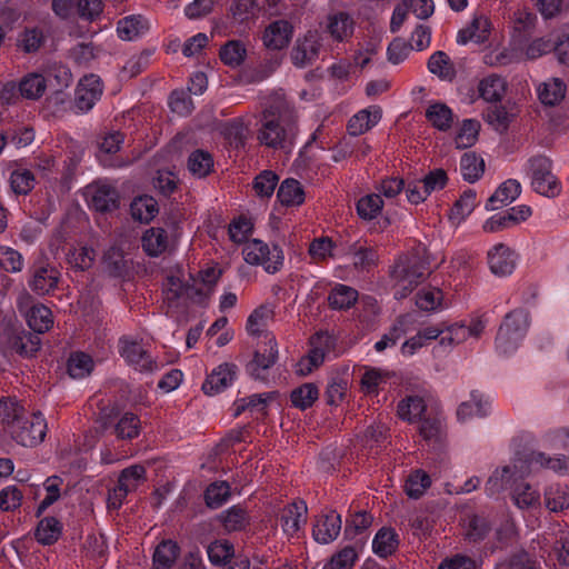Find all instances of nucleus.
Segmentation results:
<instances>
[{
    "label": "nucleus",
    "mask_w": 569,
    "mask_h": 569,
    "mask_svg": "<svg viewBox=\"0 0 569 569\" xmlns=\"http://www.w3.org/2000/svg\"><path fill=\"white\" fill-rule=\"evenodd\" d=\"M528 327L527 311L515 309L508 312L499 327L496 337V349L503 355L516 351L525 338Z\"/></svg>",
    "instance_id": "obj_1"
},
{
    "label": "nucleus",
    "mask_w": 569,
    "mask_h": 569,
    "mask_svg": "<svg viewBox=\"0 0 569 569\" xmlns=\"http://www.w3.org/2000/svg\"><path fill=\"white\" fill-rule=\"evenodd\" d=\"M40 348L41 339L33 331L6 326L0 332V349L4 356L18 355L22 358H32Z\"/></svg>",
    "instance_id": "obj_2"
},
{
    "label": "nucleus",
    "mask_w": 569,
    "mask_h": 569,
    "mask_svg": "<svg viewBox=\"0 0 569 569\" xmlns=\"http://www.w3.org/2000/svg\"><path fill=\"white\" fill-rule=\"evenodd\" d=\"M528 174L533 190L547 198H556L561 192V183L553 173L552 160L545 154H535L528 159Z\"/></svg>",
    "instance_id": "obj_3"
},
{
    "label": "nucleus",
    "mask_w": 569,
    "mask_h": 569,
    "mask_svg": "<svg viewBox=\"0 0 569 569\" xmlns=\"http://www.w3.org/2000/svg\"><path fill=\"white\" fill-rule=\"evenodd\" d=\"M7 432L17 443L23 447H34L43 441L47 422L40 413H26L22 418L11 421Z\"/></svg>",
    "instance_id": "obj_4"
},
{
    "label": "nucleus",
    "mask_w": 569,
    "mask_h": 569,
    "mask_svg": "<svg viewBox=\"0 0 569 569\" xmlns=\"http://www.w3.org/2000/svg\"><path fill=\"white\" fill-rule=\"evenodd\" d=\"M429 274V262L418 254L400 258L392 270V277L397 280V286L408 289V283L410 290H413Z\"/></svg>",
    "instance_id": "obj_5"
},
{
    "label": "nucleus",
    "mask_w": 569,
    "mask_h": 569,
    "mask_svg": "<svg viewBox=\"0 0 569 569\" xmlns=\"http://www.w3.org/2000/svg\"><path fill=\"white\" fill-rule=\"evenodd\" d=\"M242 252L248 263L262 264L271 273L277 272L283 263L282 250L278 246L270 250L269 246L259 239L247 241Z\"/></svg>",
    "instance_id": "obj_6"
},
{
    "label": "nucleus",
    "mask_w": 569,
    "mask_h": 569,
    "mask_svg": "<svg viewBox=\"0 0 569 569\" xmlns=\"http://www.w3.org/2000/svg\"><path fill=\"white\" fill-rule=\"evenodd\" d=\"M320 37L317 31L309 30L302 38H298L291 48L290 59L295 67L306 68L313 64L321 49Z\"/></svg>",
    "instance_id": "obj_7"
},
{
    "label": "nucleus",
    "mask_w": 569,
    "mask_h": 569,
    "mask_svg": "<svg viewBox=\"0 0 569 569\" xmlns=\"http://www.w3.org/2000/svg\"><path fill=\"white\" fill-rule=\"evenodd\" d=\"M86 197L88 198L89 206L98 212H111L120 206V194L116 187L94 182L86 187Z\"/></svg>",
    "instance_id": "obj_8"
},
{
    "label": "nucleus",
    "mask_w": 569,
    "mask_h": 569,
    "mask_svg": "<svg viewBox=\"0 0 569 569\" xmlns=\"http://www.w3.org/2000/svg\"><path fill=\"white\" fill-rule=\"evenodd\" d=\"M60 277L61 273L54 266L41 261L33 266L29 287L39 296L50 295L58 288Z\"/></svg>",
    "instance_id": "obj_9"
},
{
    "label": "nucleus",
    "mask_w": 569,
    "mask_h": 569,
    "mask_svg": "<svg viewBox=\"0 0 569 569\" xmlns=\"http://www.w3.org/2000/svg\"><path fill=\"white\" fill-rule=\"evenodd\" d=\"M261 128L258 133V140L269 148H281L287 138L286 129L280 124L274 113L264 110L261 117Z\"/></svg>",
    "instance_id": "obj_10"
},
{
    "label": "nucleus",
    "mask_w": 569,
    "mask_h": 569,
    "mask_svg": "<svg viewBox=\"0 0 569 569\" xmlns=\"http://www.w3.org/2000/svg\"><path fill=\"white\" fill-rule=\"evenodd\" d=\"M293 34V26L288 20H276L263 31L262 42L269 50L284 49Z\"/></svg>",
    "instance_id": "obj_11"
},
{
    "label": "nucleus",
    "mask_w": 569,
    "mask_h": 569,
    "mask_svg": "<svg viewBox=\"0 0 569 569\" xmlns=\"http://www.w3.org/2000/svg\"><path fill=\"white\" fill-rule=\"evenodd\" d=\"M101 94L102 86L100 79L94 74L86 76L77 87L76 106L81 111H88L100 99Z\"/></svg>",
    "instance_id": "obj_12"
},
{
    "label": "nucleus",
    "mask_w": 569,
    "mask_h": 569,
    "mask_svg": "<svg viewBox=\"0 0 569 569\" xmlns=\"http://www.w3.org/2000/svg\"><path fill=\"white\" fill-rule=\"evenodd\" d=\"M104 271L113 278H127L133 269V262L127 258L123 250L119 247H110L102 257Z\"/></svg>",
    "instance_id": "obj_13"
},
{
    "label": "nucleus",
    "mask_w": 569,
    "mask_h": 569,
    "mask_svg": "<svg viewBox=\"0 0 569 569\" xmlns=\"http://www.w3.org/2000/svg\"><path fill=\"white\" fill-rule=\"evenodd\" d=\"M307 505L303 500L295 501L283 507L280 513V523L284 533L293 536L300 530L301 523L307 521Z\"/></svg>",
    "instance_id": "obj_14"
},
{
    "label": "nucleus",
    "mask_w": 569,
    "mask_h": 569,
    "mask_svg": "<svg viewBox=\"0 0 569 569\" xmlns=\"http://www.w3.org/2000/svg\"><path fill=\"white\" fill-rule=\"evenodd\" d=\"M267 347L263 352L256 351L253 359L248 363L250 375L257 380H266L263 371L271 368L278 359L277 342L273 338L268 341Z\"/></svg>",
    "instance_id": "obj_15"
},
{
    "label": "nucleus",
    "mask_w": 569,
    "mask_h": 569,
    "mask_svg": "<svg viewBox=\"0 0 569 569\" xmlns=\"http://www.w3.org/2000/svg\"><path fill=\"white\" fill-rule=\"evenodd\" d=\"M518 111L513 104L493 103L489 106L485 112V120L497 131L506 132L517 117Z\"/></svg>",
    "instance_id": "obj_16"
},
{
    "label": "nucleus",
    "mask_w": 569,
    "mask_h": 569,
    "mask_svg": "<svg viewBox=\"0 0 569 569\" xmlns=\"http://www.w3.org/2000/svg\"><path fill=\"white\" fill-rule=\"evenodd\" d=\"M146 480V468L141 465H133L123 469L118 479V487L114 489V499L121 500L137 489L141 481Z\"/></svg>",
    "instance_id": "obj_17"
},
{
    "label": "nucleus",
    "mask_w": 569,
    "mask_h": 569,
    "mask_svg": "<svg viewBox=\"0 0 569 569\" xmlns=\"http://www.w3.org/2000/svg\"><path fill=\"white\" fill-rule=\"evenodd\" d=\"M236 376L234 365H220L210 373L202 385V390L206 395H214L227 388Z\"/></svg>",
    "instance_id": "obj_18"
},
{
    "label": "nucleus",
    "mask_w": 569,
    "mask_h": 569,
    "mask_svg": "<svg viewBox=\"0 0 569 569\" xmlns=\"http://www.w3.org/2000/svg\"><path fill=\"white\" fill-rule=\"evenodd\" d=\"M340 530L341 517L336 511H331L317 521L313 528V537L318 542L328 543L338 537Z\"/></svg>",
    "instance_id": "obj_19"
},
{
    "label": "nucleus",
    "mask_w": 569,
    "mask_h": 569,
    "mask_svg": "<svg viewBox=\"0 0 569 569\" xmlns=\"http://www.w3.org/2000/svg\"><path fill=\"white\" fill-rule=\"evenodd\" d=\"M488 263L490 270L497 276L510 274L515 269L511 251L503 243L496 244L493 249L488 252Z\"/></svg>",
    "instance_id": "obj_20"
},
{
    "label": "nucleus",
    "mask_w": 569,
    "mask_h": 569,
    "mask_svg": "<svg viewBox=\"0 0 569 569\" xmlns=\"http://www.w3.org/2000/svg\"><path fill=\"white\" fill-rule=\"evenodd\" d=\"M520 192L521 186L517 180H507L488 199L486 208L488 210H497L502 206H507L512 202Z\"/></svg>",
    "instance_id": "obj_21"
},
{
    "label": "nucleus",
    "mask_w": 569,
    "mask_h": 569,
    "mask_svg": "<svg viewBox=\"0 0 569 569\" xmlns=\"http://www.w3.org/2000/svg\"><path fill=\"white\" fill-rule=\"evenodd\" d=\"M445 332V325L426 327L418 333L406 340L401 347L402 353L413 355L418 349L426 346L429 341L436 340Z\"/></svg>",
    "instance_id": "obj_22"
},
{
    "label": "nucleus",
    "mask_w": 569,
    "mask_h": 569,
    "mask_svg": "<svg viewBox=\"0 0 569 569\" xmlns=\"http://www.w3.org/2000/svg\"><path fill=\"white\" fill-rule=\"evenodd\" d=\"M121 355L131 363L137 365L140 371H152L156 363L148 352L136 341H123Z\"/></svg>",
    "instance_id": "obj_23"
},
{
    "label": "nucleus",
    "mask_w": 569,
    "mask_h": 569,
    "mask_svg": "<svg viewBox=\"0 0 569 569\" xmlns=\"http://www.w3.org/2000/svg\"><path fill=\"white\" fill-rule=\"evenodd\" d=\"M62 525L56 517H44L36 528L34 538L43 546H51L60 538Z\"/></svg>",
    "instance_id": "obj_24"
},
{
    "label": "nucleus",
    "mask_w": 569,
    "mask_h": 569,
    "mask_svg": "<svg viewBox=\"0 0 569 569\" xmlns=\"http://www.w3.org/2000/svg\"><path fill=\"white\" fill-rule=\"evenodd\" d=\"M331 341V337L327 333H315L310 338L311 349L309 353L302 358V365L309 363L311 367L318 368L323 362L326 350L329 349Z\"/></svg>",
    "instance_id": "obj_25"
},
{
    "label": "nucleus",
    "mask_w": 569,
    "mask_h": 569,
    "mask_svg": "<svg viewBox=\"0 0 569 569\" xmlns=\"http://www.w3.org/2000/svg\"><path fill=\"white\" fill-rule=\"evenodd\" d=\"M180 547L173 540H162L153 552L156 569H170L179 556Z\"/></svg>",
    "instance_id": "obj_26"
},
{
    "label": "nucleus",
    "mask_w": 569,
    "mask_h": 569,
    "mask_svg": "<svg viewBox=\"0 0 569 569\" xmlns=\"http://www.w3.org/2000/svg\"><path fill=\"white\" fill-rule=\"evenodd\" d=\"M51 316V310L43 305H36L26 313L29 328L38 336L52 327Z\"/></svg>",
    "instance_id": "obj_27"
},
{
    "label": "nucleus",
    "mask_w": 569,
    "mask_h": 569,
    "mask_svg": "<svg viewBox=\"0 0 569 569\" xmlns=\"http://www.w3.org/2000/svg\"><path fill=\"white\" fill-rule=\"evenodd\" d=\"M277 198L283 206H300L305 201V191L298 180L288 178L280 184Z\"/></svg>",
    "instance_id": "obj_28"
},
{
    "label": "nucleus",
    "mask_w": 569,
    "mask_h": 569,
    "mask_svg": "<svg viewBox=\"0 0 569 569\" xmlns=\"http://www.w3.org/2000/svg\"><path fill=\"white\" fill-rule=\"evenodd\" d=\"M142 248L150 257H157L168 248V234L162 228H151L142 237Z\"/></svg>",
    "instance_id": "obj_29"
},
{
    "label": "nucleus",
    "mask_w": 569,
    "mask_h": 569,
    "mask_svg": "<svg viewBox=\"0 0 569 569\" xmlns=\"http://www.w3.org/2000/svg\"><path fill=\"white\" fill-rule=\"evenodd\" d=\"M158 202L151 196H140L131 203L133 219L148 223L158 213Z\"/></svg>",
    "instance_id": "obj_30"
},
{
    "label": "nucleus",
    "mask_w": 569,
    "mask_h": 569,
    "mask_svg": "<svg viewBox=\"0 0 569 569\" xmlns=\"http://www.w3.org/2000/svg\"><path fill=\"white\" fill-rule=\"evenodd\" d=\"M358 299V291L349 286L338 284L335 287L328 302L332 309L345 310L351 308Z\"/></svg>",
    "instance_id": "obj_31"
},
{
    "label": "nucleus",
    "mask_w": 569,
    "mask_h": 569,
    "mask_svg": "<svg viewBox=\"0 0 569 569\" xmlns=\"http://www.w3.org/2000/svg\"><path fill=\"white\" fill-rule=\"evenodd\" d=\"M410 321L409 315L399 316L393 322L390 330L382 336V338L376 342L375 349L378 352L383 351L389 345L393 346L397 341L408 332V323Z\"/></svg>",
    "instance_id": "obj_32"
},
{
    "label": "nucleus",
    "mask_w": 569,
    "mask_h": 569,
    "mask_svg": "<svg viewBox=\"0 0 569 569\" xmlns=\"http://www.w3.org/2000/svg\"><path fill=\"white\" fill-rule=\"evenodd\" d=\"M428 69L443 80L451 81L456 77V69L450 58L443 51H436L428 61Z\"/></svg>",
    "instance_id": "obj_33"
},
{
    "label": "nucleus",
    "mask_w": 569,
    "mask_h": 569,
    "mask_svg": "<svg viewBox=\"0 0 569 569\" xmlns=\"http://www.w3.org/2000/svg\"><path fill=\"white\" fill-rule=\"evenodd\" d=\"M247 50L240 40H230L220 48L221 61L232 68L239 67L246 59Z\"/></svg>",
    "instance_id": "obj_34"
},
{
    "label": "nucleus",
    "mask_w": 569,
    "mask_h": 569,
    "mask_svg": "<svg viewBox=\"0 0 569 569\" xmlns=\"http://www.w3.org/2000/svg\"><path fill=\"white\" fill-rule=\"evenodd\" d=\"M148 29L147 21L141 16L126 17L118 22L117 31L122 40H132Z\"/></svg>",
    "instance_id": "obj_35"
},
{
    "label": "nucleus",
    "mask_w": 569,
    "mask_h": 569,
    "mask_svg": "<svg viewBox=\"0 0 569 569\" xmlns=\"http://www.w3.org/2000/svg\"><path fill=\"white\" fill-rule=\"evenodd\" d=\"M372 547L380 557L393 553L398 547L397 533L391 528H381L373 539Z\"/></svg>",
    "instance_id": "obj_36"
},
{
    "label": "nucleus",
    "mask_w": 569,
    "mask_h": 569,
    "mask_svg": "<svg viewBox=\"0 0 569 569\" xmlns=\"http://www.w3.org/2000/svg\"><path fill=\"white\" fill-rule=\"evenodd\" d=\"M545 505L552 512L569 508V488L567 486L550 487L545 492Z\"/></svg>",
    "instance_id": "obj_37"
},
{
    "label": "nucleus",
    "mask_w": 569,
    "mask_h": 569,
    "mask_svg": "<svg viewBox=\"0 0 569 569\" xmlns=\"http://www.w3.org/2000/svg\"><path fill=\"white\" fill-rule=\"evenodd\" d=\"M460 170L465 180L475 182L485 171V161L475 152H466L460 161Z\"/></svg>",
    "instance_id": "obj_38"
},
{
    "label": "nucleus",
    "mask_w": 569,
    "mask_h": 569,
    "mask_svg": "<svg viewBox=\"0 0 569 569\" xmlns=\"http://www.w3.org/2000/svg\"><path fill=\"white\" fill-rule=\"evenodd\" d=\"M427 406L425 400L419 396H410L401 400L398 405V416L408 421L421 419Z\"/></svg>",
    "instance_id": "obj_39"
},
{
    "label": "nucleus",
    "mask_w": 569,
    "mask_h": 569,
    "mask_svg": "<svg viewBox=\"0 0 569 569\" xmlns=\"http://www.w3.org/2000/svg\"><path fill=\"white\" fill-rule=\"evenodd\" d=\"M566 94V84L558 78L543 83L539 89V99L545 106L558 104Z\"/></svg>",
    "instance_id": "obj_40"
},
{
    "label": "nucleus",
    "mask_w": 569,
    "mask_h": 569,
    "mask_svg": "<svg viewBox=\"0 0 569 569\" xmlns=\"http://www.w3.org/2000/svg\"><path fill=\"white\" fill-rule=\"evenodd\" d=\"M426 118L437 129L447 131L452 123V111L443 103H435L427 109Z\"/></svg>",
    "instance_id": "obj_41"
},
{
    "label": "nucleus",
    "mask_w": 569,
    "mask_h": 569,
    "mask_svg": "<svg viewBox=\"0 0 569 569\" xmlns=\"http://www.w3.org/2000/svg\"><path fill=\"white\" fill-rule=\"evenodd\" d=\"M318 399V388L313 383H303L290 393L291 403L301 410L310 408Z\"/></svg>",
    "instance_id": "obj_42"
},
{
    "label": "nucleus",
    "mask_w": 569,
    "mask_h": 569,
    "mask_svg": "<svg viewBox=\"0 0 569 569\" xmlns=\"http://www.w3.org/2000/svg\"><path fill=\"white\" fill-rule=\"evenodd\" d=\"M476 207V192L471 189L465 191L455 202L450 211V220L459 223L469 216Z\"/></svg>",
    "instance_id": "obj_43"
},
{
    "label": "nucleus",
    "mask_w": 569,
    "mask_h": 569,
    "mask_svg": "<svg viewBox=\"0 0 569 569\" xmlns=\"http://www.w3.org/2000/svg\"><path fill=\"white\" fill-rule=\"evenodd\" d=\"M380 119L379 112L361 110L348 122V130L351 136H359L367 132Z\"/></svg>",
    "instance_id": "obj_44"
},
{
    "label": "nucleus",
    "mask_w": 569,
    "mask_h": 569,
    "mask_svg": "<svg viewBox=\"0 0 569 569\" xmlns=\"http://www.w3.org/2000/svg\"><path fill=\"white\" fill-rule=\"evenodd\" d=\"M479 93L483 100L497 103L505 93V82L499 77H488L480 81Z\"/></svg>",
    "instance_id": "obj_45"
},
{
    "label": "nucleus",
    "mask_w": 569,
    "mask_h": 569,
    "mask_svg": "<svg viewBox=\"0 0 569 569\" xmlns=\"http://www.w3.org/2000/svg\"><path fill=\"white\" fill-rule=\"evenodd\" d=\"M47 88L46 79L41 74L32 73L24 77L20 84L19 91L27 99H39Z\"/></svg>",
    "instance_id": "obj_46"
},
{
    "label": "nucleus",
    "mask_w": 569,
    "mask_h": 569,
    "mask_svg": "<svg viewBox=\"0 0 569 569\" xmlns=\"http://www.w3.org/2000/svg\"><path fill=\"white\" fill-rule=\"evenodd\" d=\"M140 419L132 412H126L114 427V432L122 440H131L140 433Z\"/></svg>",
    "instance_id": "obj_47"
},
{
    "label": "nucleus",
    "mask_w": 569,
    "mask_h": 569,
    "mask_svg": "<svg viewBox=\"0 0 569 569\" xmlns=\"http://www.w3.org/2000/svg\"><path fill=\"white\" fill-rule=\"evenodd\" d=\"M512 499L521 508H530L539 505L540 495L527 482H520L512 489Z\"/></svg>",
    "instance_id": "obj_48"
},
{
    "label": "nucleus",
    "mask_w": 569,
    "mask_h": 569,
    "mask_svg": "<svg viewBox=\"0 0 569 569\" xmlns=\"http://www.w3.org/2000/svg\"><path fill=\"white\" fill-rule=\"evenodd\" d=\"M273 317V310L266 305L257 308L248 318L247 330L252 336H259Z\"/></svg>",
    "instance_id": "obj_49"
},
{
    "label": "nucleus",
    "mask_w": 569,
    "mask_h": 569,
    "mask_svg": "<svg viewBox=\"0 0 569 569\" xmlns=\"http://www.w3.org/2000/svg\"><path fill=\"white\" fill-rule=\"evenodd\" d=\"M480 123L473 119H467L455 139L458 149H466L473 146L478 139Z\"/></svg>",
    "instance_id": "obj_50"
},
{
    "label": "nucleus",
    "mask_w": 569,
    "mask_h": 569,
    "mask_svg": "<svg viewBox=\"0 0 569 569\" xmlns=\"http://www.w3.org/2000/svg\"><path fill=\"white\" fill-rule=\"evenodd\" d=\"M213 167V159L211 154L203 150L193 151L188 159V168L198 177H206L209 174Z\"/></svg>",
    "instance_id": "obj_51"
},
{
    "label": "nucleus",
    "mask_w": 569,
    "mask_h": 569,
    "mask_svg": "<svg viewBox=\"0 0 569 569\" xmlns=\"http://www.w3.org/2000/svg\"><path fill=\"white\" fill-rule=\"evenodd\" d=\"M383 201L379 194H368L357 202V213L363 220H372L381 211Z\"/></svg>",
    "instance_id": "obj_52"
},
{
    "label": "nucleus",
    "mask_w": 569,
    "mask_h": 569,
    "mask_svg": "<svg viewBox=\"0 0 569 569\" xmlns=\"http://www.w3.org/2000/svg\"><path fill=\"white\" fill-rule=\"evenodd\" d=\"M230 497V486L226 481L213 482L204 491V501L209 508H219Z\"/></svg>",
    "instance_id": "obj_53"
},
{
    "label": "nucleus",
    "mask_w": 569,
    "mask_h": 569,
    "mask_svg": "<svg viewBox=\"0 0 569 569\" xmlns=\"http://www.w3.org/2000/svg\"><path fill=\"white\" fill-rule=\"evenodd\" d=\"M431 485L430 477L422 470H416L406 482V493L413 499H419Z\"/></svg>",
    "instance_id": "obj_54"
},
{
    "label": "nucleus",
    "mask_w": 569,
    "mask_h": 569,
    "mask_svg": "<svg viewBox=\"0 0 569 569\" xmlns=\"http://www.w3.org/2000/svg\"><path fill=\"white\" fill-rule=\"evenodd\" d=\"M221 522L227 531H238L247 525L246 510L233 506L220 516Z\"/></svg>",
    "instance_id": "obj_55"
},
{
    "label": "nucleus",
    "mask_w": 569,
    "mask_h": 569,
    "mask_svg": "<svg viewBox=\"0 0 569 569\" xmlns=\"http://www.w3.org/2000/svg\"><path fill=\"white\" fill-rule=\"evenodd\" d=\"M93 362L90 356L83 352L72 353L68 360V372L72 378H82L90 373Z\"/></svg>",
    "instance_id": "obj_56"
},
{
    "label": "nucleus",
    "mask_w": 569,
    "mask_h": 569,
    "mask_svg": "<svg viewBox=\"0 0 569 569\" xmlns=\"http://www.w3.org/2000/svg\"><path fill=\"white\" fill-rule=\"evenodd\" d=\"M208 557L213 565H226L233 557V545L228 540L214 541L208 547Z\"/></svg>",
    "instance_id": "obj_57"
},
{
    "label": "nucleus",
    "mask_w": 569,
    "mask_h": 569,
    "mask_svg": "<svg viewBox=\"0 0 569 569\" xmlns=\"http://www.w3.org/2000/svg\"><path fill=\"white\" fill-rule=\"evenodd\" d=\"M10 186L17 194H28L34 187V176L30 170H14L10 177Z\"/></svg>",
    "instance_id": "obj_58"
},
{
    "label": "nucleus",
    "mask_w": 569,
    "mask_h": 569,
    "mask_svg": "<svg viewBox=\"0 0 569 569\" xmlns=\"http://www.w3.org/2000/svg\"><path fill=\"white\" fill-rule=\"evenodd\" d=\"M278 180L279 178L274 172L264 170L254 178L253 190L259 197L270 198L276 189Z\"/></svg>",
    "instance_id": "obj_59"
},
{
    "label": "nucleus",
    "mask_w": 569,
    "mask_h": 569,
    "mask_svg": "<svg viewBox=\"0 0 569 569\" xmlns=\"http://www.w3.org/2000/svg\"><path fill=\"white\" fill-rule=\"evenodd\" d=\"M442 300V291L438 288L422 289L416 296V305L425 311L436 310Z\"/></svg>",
    "instance_id": "obj_60"
},
{
    "label": "nucleus",
    "mask_w": 569,
    "mask_h": 569,
    "mask_svg": "<svg viewBox=\"0 0 569 569\" xmlns=\"http://www.w3.org/2000/svg\"><path fill=\"white\" fill-rule=\"evenodd\" d=\"M327 29L332 38L342 40L351 32V21L347 13L339 12L329 17Z\"/></svg>",
    "instance_id": "obj_61"
},
{
    "label": "nucleus",
    "mask_w": 569,
    "mask_h": 569,
    "mask_svg": "<svg viewBox=\"0 0 569 569\" xmlns=\"http://www.w3.org/2000/svg\"><path fill=\"white\" fill-rule=\"evenodd\" d=\"M491 530V523L482 516L473 515L469 519L467 538L477 542L483 540Z\"/></svg>",
    "instance_id": "obj_62"
},
{
    "label": "nucleus",
    "mask_w": 569,
    "mask_h": 569,
    "mask_svg": "<svg viewBox=\"0 0 569 569\" xmlns=\"http://www.w3.org/2000/svg\"><path fill=\"white\" fill-rule=\"evenodd\" d=\"M372 521V516L367 513L366 511L356 512L352 516V519L350 521H347L345 535L348 538H353L357 535L367 530L371 526Z\"/></svg>",
    "instance_id": "obj_63"
},
{
    "label": "nucleus",
    "mask_w": 569,
    "mask_h": 569,
    "mask_svg": "<svg viewBox=\"0 0 569 569\" xmlns=\"http://www.w3.org/2000/svg\"><path fill=\"white\" fill-rule=\"evenodd\" d=\"M485 415L486 411L483 409L481 397L473 393L471 395L470 400L463 401L457 410V417L461 421H465L466 419L473 416L482 417Z\"/></svg>",
    "instance_id": "obj_64"
}]
</instances>
